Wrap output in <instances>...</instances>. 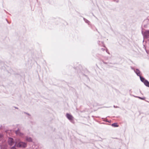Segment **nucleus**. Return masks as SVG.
<instances>
[{
  "label": "nucleus",
  "mask_w": 149,
  "mask_h": 149,
  "mask_svg": "<svg viewBox=\"0 0 149 149\" xmlns=\"http://www.w3.org/2000/svg\"><path fill=\"white\" fill-rule=\"evenodd\" d=\"M134 71L138 76H140L141 75V72L139 69H136L134 70Z\"/></svg>",
  "instance_id": "6"
},
{
  "label": "nucleus",
  "mask_w": 149,
  "mask_h": 149,
  "mask_svg": "<svg viewBox=\"0 0 149 149\" xmlns=\"http://www.w3.org/2000/svg\"><path fill=\"white\" fill-rule=\"evenodd\" d=\"M144 37L147 38H149V30H147L143 33Z\"/></svg>",
  "instance_id": "5"
},
{
  "label": "nucleus",
  "mask_w": 149,
  "mask_h": 149,
  "mask_svg": "<svg viewBox=\"0 0 149 149\" xmlns=\"http://www.w3.org/2000/svg\"><path fill=\"white\" fill-rule=\"evenodd\" d=\"M15 133L17 135L20 136H22L24 135L23 133L21 132L20 130L19 129L15 131Z\"/></svg>",
  "instance_id": "4"
},
{
  "label": "nucleus",
  "mask_w": 149,
  "mask_h": 149,
  "mask_svg": "<svg viewBox=\"0 0 149 149\" xmlns=\"http://www.w3.org/2000/svg\"><path fill=\"white\" fill-rule=\"evenodd\" d=\"M101 43L102 44H103V42H101Z\"/></svg>",
  "instance_id": "21"
},
{
  "label": "nucleus",
  "mask_w": 149,
  "mask_h": 149,
  "mask_svg": "<svg viewBox=\"0 0 149 149\" xmlns=\"http://www.w3.org/2000/svg\"><path fill=\"white\" fill-rule=\"evenodd\" d=\"M139 77H140V80L142 82L144 83L145 81L146 80L143 77H141V75Z\"/></svg>",
  "instance_id": "9"
},
{
  "label": "nucleus",
  "mask_w": 149,
  "mask_h": 149,
  "mask_svg": "<svg viewBox=\"0 0 149 149\" xmlns=\"http://www.w3.org/2000/svg\"><path fill=\"white\" fill-rule=\"evenodd\" d=\"M101 49L102 51H104V49L103 48H101Z\"/></svg>",
  "instance_id": "17"
},
{
  "label": "nucleus",
  "mask_w": 149,
  "mask_h": 149,
  "mask_svg": "<svg viewBox=\"0 0 149 149\" xmlns=\"http://www.w3.org/2000/svg\"><path fill=\"white\" fill-rule=\"evenodd\" d=\"M112 126H113L114 127H118V125H117V123H113L112 124Z\"/></svg>",
  "instance_id": "10"
},
{
  "label": "nucleus",
  "mask_w": 149,
  "mask_h": 149,
  "mask_svg": "<svg viewBox=\"0 0 149 149\" xmlns=\"http://www.w3.org/2000/svg\"><path fill=\"white\" fill-rule=\"evenodd\" d=\"M113 107H114V108H118V107H116V106H115V105H114V106H113Z\"/></svg>",
  "instance_id": "19"
},
{
  "label": "nucleus",
  "mask_w": 149,
  "mask_h": 149,
  "mask_svg": "<svg viewBox=\"0 0 149 149\" xmlns=\"http://www.w3.org/2000/svg\"><path fill=\"white\" fill-rule=\"evenodd\" d=\"M26 141L29 142H31L33 141L31 137L28 136L26 137Z\"/></svg>",
  "instance_id": "7"
},
{
  "label": "nucleus",
  "mask_w": 149,
  "mask_h": 149,
  "mask_svg": "<svg viewBox=\"0 0 149 149\" xmlns=\"http://www.w3.org/2000/svg\"><path fill=\"white\" fill-rule=\"evenodd\" d=\"M15 144L16 146L18 147L25 148L27 146L26 143L21 141L18 139H16Z\"/></svg>",
  "instance_id": "1"
},
{
  "label": "nucleus",
  "mask_w": 149,
  "mask_h": 149,
  "mask_svg": "<svg viewBox=\"0 0 149 149\" xmlns=\"http://www.w3.org/2000/svg\"><path fill=\"white\" fill-rule=\"evenodd\" d=\"M10 149H16L15 148V146H13V147H12Z\"/></svg>",
  "instance_id": "12"
},
{
  "label": "nucleus",
  "mask_w": 149,
  "mask_h": 149,
  "mask_svg": "<svg viewBox=\"0 0 149 149\" xmlns=\"http://www.w3.org/2000/svg\"><path fill=\"white\" fill-rule=\"evenodd\" d=\"M8 143L10 146H15L16 145L15 142L13 139L11 138H10L8 140Z\"/></svg>",
  "instance_id": "2"
},
{
  "label": "nucleus",
  "mask_w": 149,
  "mask_h": 149,
  "mask_svg": "<svg viewBox=\"0 0 149 149\" xmlns=\"http://www.w3.org/2000/svg\"><path fill=\"white\" fill-rule=\"evenodd\" d=\"M66 116L67 118L72 123H73L74 117L70 114L67 113L66 114Z\"/></svg>",
  "instance_id": "3"
},
{
  "label": "nucleus",
  "mask_w": 149,
  "mask_h": 149,
  "mask_svg": "<svg viewBox=\"0 0 149 149\" xmlns=\"http://www.w3.org/2000/svg\"><path fill=\"white\" fill-rule=\"evenodd\" d=\"M2 137L3 135L1 134H0V138H1Z\"/></svg>",
  "instance_id": "13"
},
{
  "label": "nucleus",
  "mask_w": 149,
  "mask_h": 149,
  "mask_svg": "<svg viewBox=\"0 0 149 149\" xmlns=\"http://www.w3.org/2000/svg\"><path fill=\"white\" fill-rule=\"evenodd\" d=\"M84 20L86 23L88 24H89V21L86 19L85 18H84Z\"/></svg>",
  "instance_id": "11"
},
{
  "label": "nucleus",
  "mask_w": 149,
  "mask_h": 149,
  "mask_svg": "<svg viewBox=\"0 0 149 149\" xmlns=\"http://www.w3.org/2000/svg\"><path fill=\"white\" fill-rule=\"evenodd\" d=\"M131 68L133 70H135V69H134V68H133V67H131Z\"/></svg>",
  "instance_id": "16"
},
{
  "label": "nucleus",
  "mask_w": 149,
  "mask_h": 149,
  "mask_svg": "<svg viewBox=\"0 0 149 149\" xmlns=\"http://www.w3.org/2000/svg\"><path fill=\"white\" fill-rule=\"evenodd\" d=\"M139 98H140V99H141L142 100H144V98H142V97H139Z\"/></svg>",
  "instance_id": "15"
},
{
  "label": "nucleus",
  "mask_w": 149,
  "mask_h": 149,
  "mask_svg": "<svg viewBox=\"0 0 149 149\" xmlns=\"http://www.w3.org/2000/svg\"><path fill=\"white\" fill-rule=\"evenodd\" d=\"M16 109H18V108L17 107H15Z\"/></svg>",
  "instance_id": "20"
},
{
  "label": "nucleus",
  "mask_w": 149,
  "mask_h": 149,
  "mask_svg": "<svg viewBox=\"0 0 149 149\" xmlns=\"http://www.w3.org/2000/svg\"><path fill=\"white\" fill-rule=\"evenodd\" d=\"M26 113L27 114H28V115H29V113Z\"/></svg>",
  "instance_id": "22"
},
{
  "label": "nucleus",
  "mask_w": 149,
  "mask_h": 149,
  "mask_svg": "<svg viewBox=\"0 0 149 149\" xmlns=\"http://www.w3.org/2000/svg\"><path fill=\"white\" fill-rule=\"evenodd\" d=\"M106 51L107 52V53L108 54H109V52L108 50L106 49Z\"/></svg>",
  "instance_id": "14"
},
{
  "label": "nucleus",
  "mask_w": 149,
  "mask_h": 149,
  "mask_svg": "<svg viewBox=\"0 0 149 149\" xmlns=\"http://www.w3.org/2000/svg\"><path fill=\"white\" fill-rule=\"evenodd\" d=\"M100 41H98V44H99V45H100Z\"/></svg>",
  "instance_id": "18"
},
{
  "label": "nucleus",
  "mask_w": 149,
  "mask_h": 149,
  "mask_svg": "<svg viewBox=\"0 0 149 149\" xmlns=\"http://www.w3.org/2000/svg\"><path fill=\"white\" fill-rule=\"evenodd\" d=\"M143 83L146 86L149 87V82L147 80H145Z\"/></svg>",
  "instance_id": "8"
}]
</instances>
